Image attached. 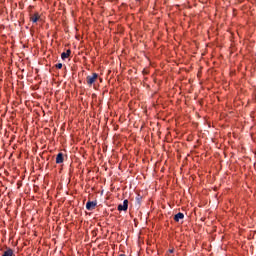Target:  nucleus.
<instances>
[{
  "mask_svg": "<svg viewBox=\"0 0 256 256\" xmlns=\"http://www.w3.org/2000/svg\"><path fill=\"white\" fill-rule=\"evenodd\" d=\"M97 79H99V74L92 73V75L86 77L87 85L91 87L95 83V81H97Z\"/></svg>",
  "mask_w": 256,
  "mask_h": 256,
  "instance_id": "f257e3e1",
  "label": "nucleus"
},
{
  "mask_svg": "<svg viewBox=\"0 0 256 256\" xmlns=\"http://www.w3.org/2000/svg\"><path fill=\"white\" fill-rule=\"evenodd\" d=\"M129 209V200H124L123 204L118 205V211H127Z\"/></svg>",
  "mask_w": 256,
  "mask_h": 256,
  "instance_id": "f03ea898",
  "label": "nucleus"
},
{
  "mask_svg": "<svg viewBox=\"0 0 256 256\" xmlns=\"http://www.w3.org/2000/svg\"><path fill=\"white\" fill-rule=\"evenodd\" d=\"M41 19V15L38 12H35L33 15L30 16V21L32 23H37Z\"/></svg>",
  "mask_w": 256,
  "mask_h": 256,
  "instance_id": "7ed1b4c3",
  "label": "nucleus"
},
{
  "mask_svg": "<svg viewBox=\"0 0 256 256\" xmlns=\"http://www.w3.org/2000/svg\"><path fill=\"white\" fill-rule=\"evenodd\" d=\"M95 207H97V203L96 202H93V201H88L86 203V209L88 211H92V209H95Z\"/></svg>",
  "mask_w": 256,
  "mask_h": 256,
  "instance_id": "20e7f679",
  "label": "nucleus"
},
{
  "mask_svg": "<svg viewBox=\"0 0 256 256\" xmlns=\"http://www.w3.org/2000/svg\"><path fill=\"white\" fill-rule=\"evenodd\" d=\"M71 57V49L66 50V52H63L61 54V59L65 61V59H69Z\"/></svg>",
  "mask_w": 256,
  "mask_h": 256,
  "instance_id": "39448f33",
  "label": "nucleus"
},
{
  "mask_svg": "<svg viewBox=\"0 0 256 256\" xmlns=\"http://www.w3.org/2000/svg\"><path fill=\"white\" fill-rule=\"evenodd\" d=\"M63 161H65V159L63 158V153H58L56 156V163L57 165H61V163H63Z\"/></svg>",
  "mask_w": 256,
  "mask_h": 256,
  "instance_id": "423d86ee",
  "label": "nucleus"
},
{
  "mask_svg": "<svg viewBox=\"0 0 256 256\" xmlns=\"http://www.w3.org/2000/svg\"><path fill=\"white\" fill-rule=\"evenodd\" d=\"M180 219H185V214H183L182 212H179L174 216V221L176 223H179Z\"/></svg>",
  "mask_w": 256,
  "mask_h": 256,
  "instance_id": "0eeeda50",
  "label": "nucleus"
},
{
  "mask_svg": "<svg viewBox=\"0 0 256 256\" xmlns=\"http://www.w3.org/2000/svg\"><path fill=\"white\" fill-rule=\"evenodd\" d=\"M2 256H13V249L8 248L6 251H4Z\"/></svg>",
  "mask_w": 256,
  "mask_h": 256,
  "instance_id": "6e6552de",
  "label": "nucleus"
},
{
  "mask_svg": "<svg viewBox=\"0 0 256 256\" xmlns=\"http://www.w3.org/2000/svg\"><path fill=\"white\" fill-rule=\"evenodd\" d=\"M56 69H63V64L62 63H58L55 65Z\"/></svg>",
  "mask_w": 256,
  "mask_h": 256,
  "instance_id": "1a4fd4ad",
  "label": "nucleus"
},
{
  "mask_svg": "<svg viewBox=\"0 0 256 256\" xmlns=\"http://www.w3.org/2000/svg\"><path fill=\"white\" fill-rule=\"evenodd\" d=\"M168 253H175V249H173V248H172V249H169V250H168Z\"/></svg>",
  "mask_w": 256,
  "mask_h": 256,
  "instance_id": "9d476101",
  "label": "nucleus"
},
{
  "mask_svg": "<svg viewBox=\"0 0 256 256\" xmlns=\"http://www.w3.org/2000/svg\"><path fill=\"white\" fill-rule=\"evenodd\" d=\"M135 1H137V2L141 3V1H143V0H135Z\"/></svg>",
  "mask_w": 256,
  "mask_h": 256,
  "instance_id": "9b49d317",
  "label": "nucleus"
},
{
  "mask_svg": "<svg viewBox=\"0 0 256 256\" xmlns=\"http://www.w3.org/2000/svg\"><path fill=\"white\" fill-rule=\"evenodd\" d=\"M120 256H125V254H121Z\"/></svg>",
  "mask_w": 256,
  "mask_h": 256,
  "instance_id": "f8f14e48",
  "label": "nucleus"
}]
</instances>
